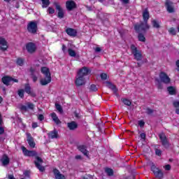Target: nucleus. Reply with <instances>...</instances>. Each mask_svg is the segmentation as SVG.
<instances>
[{
	"label": "nucleus",
	"mask_w": 179,
	"mask_h": 179,
	"mask_svg": "<svg viewBox=\"0 0 179 179\" xmlns=\"http://www.w3.org/2000/svg\"><path fill=\"white\" fill-rule=\"evenodd\" d=\"M130 49L131 50V53L133 54L135 59H136V61H141L142 52L140 50H138L137 48L135 47V45H131L130 46Z\"/></svg>",
	"instance_id": "f257e3e1"
},
{
	"label": "nucleus",
	"mask_w": 179,
	"mask_h": 179,
	"mask_svg": "<svg viewBox=\"0 0 179 179\" xmlns=\"http://www.w3.org/2000/svg\"><path fill=\"white\" fill-rule=\"evenodd\" d=\"M1 80L4 85H6V86H9V85H13L14 83H17L19 82L17 79L12 78L9 76L3 77Z\"/></svg>",
	"instance_id": "f03ea898"
},
{
	"label": "nucleus",
	"mask_w": 179,
	"mask_h": 179,
	"mask_svg": "<svg viewBox=\"0 0 179 179\" xmlns=\"http://www.w3.org/2000/svg\"><path fill=\"white\" fill-rule=\"evenodd\" d=\"M150 27L148 24V22H145L141 25H135L134 29L137 33H141V31H146V30H149Z\"/></svg>",
	"instance_id": "7ed1b4c3"
},
{
	"label": "nucleus",
	"mask_w": 179,
	"mask_h": 179,
	"mask_svg": "<svg viewBox=\"0 0 179 179\" xmlns=\"http://www.w3.org/2000/svg\"><path fill=\"white\" fill-rule=\"evenodd\" d=\"M159 79L162 83H164L165 85H169L171 82V79H170V77L167 75V73L162 71L159 73Z\"/></svg>",
	"instance_id": "20e7f679"
},
{
	"label": "nucleus",
	"mask_w": 179,
	"mask_h": 179,
	"mask_svg": "<svg viewBox=\"0 0 179 179\" xmlns=\"http://www.w3.org/2000/svg\"><path fill=\"white\" fill-rule=\"evenodd\" d=\"M27 30L29 33H31L32 34H36V33H37V22H29L27 26Z\"/></svg>",
	"instance_id": "39448f33"
},
{
	"label": "nucleus",
	"mask_w": 179,
	"mask_h": 179,
	"mask_svg": "<svg viewBox=\"0 0 179 179\" xmlns=\"http://www.w3.org/2000/svg\"><path fill=\"white\" fill-rule=\"evenodd\" d=\"M91 72L92 71L90 70V69L84 66L78 70L77 75L85 78V76H87V75H90Z\"/></svg>",
	"instance_id": "423d86ee"
},
{
	"label": "nucleus",
	"mask_w": 179,
	"mask_h": 179,
	"mask_svg": "<svg viewBox=\"0 0 179 179\" xmlns=\"http://www.w3.org/2000/svg\"><path fill=\"white\" fill-rule=\"evenodd\" d=\"M151 170L152 171V172L154 173L157 178H159V179L163 178V172H162V171H160L159 168L156 167V166L152 165L151 166Z\"/></svg>",
	"instance_id": "0eeeda50"
},
{
	"label": "nucleus",
	"mask_w": 179,
	"mask_h": 179,
	"mask_svg": "<svg viewBox=\"0 0 179 179\" xmlns=\"http://www.w3.org/2000/svg\"><path fill=\"white\" fill-rule=\"evenodd\" d=\"M75 83L77 86H83V85L86 83V78L77 74Z\"/></svg>",
	"instance_id": "6e6552de"
},
{
	"label": "nucleus",
	"mask_w": 179,
	"mask_h": 179,
	"mask_svg": "<svg viewBox=\"0 0 179 179\" xmlns=\"http://www.w3.org/2000/svg\"><path fill=\"white\" fill-rule=\"evenodd\" d=\"M54 5L56 8V10H57L58 17H59L60 19H62V17H64V15L65 12L62 9V8H61V6H59V4L58 3L55 2Z\"/></svg>",
	"instance_id": "1a4fd4ad"
},
{
	"label": "nucleus",
	"mask_w": 179,
	"mask_h": 179,
	"mask_svg": "<svg viewBox=\"0 0 179 179\" xmlns=\"http://www.w3.org/2000/svg\"><path fill=\"white\" fill-rule=\"evenodd\" d=\"M26 50L30 54H33V52H35V51L37 50V46H36V44L33 43H29L26 45Z\"/></svg>",
	"instance_id": "9d476101"
},
{
	"label": "nucleus",
	"mask_w": 179,
	"mask_h": 179,
	"mask_svg": "<svg viewBox=\"0 0 179 179\" xmlns=\"http://www.w3.org/2000/svg\"><path fill=\"white\" fill-rule=\"evenodd\" d=\"M51 76H45V78H43L40 80V84L41 86H47L49 83H51Z\"/></svg>",
	"instance_id": "9b49d317"
},
{
	"label": "nucleus",
	"mask_w": 179,
	"mask_h": 179,
	"mask_svg": "<svg viewBox=\"0 0 179 179\" xmlns=\"http://www.w3.org/2000/svg\"><path fill=\"white\" fill-rule=\"evenodd\" d=\"M42 164H43V159H41V158L38 157H36V160L35 161V165L40 171H44V170H45L44 166H41Z\"/></svg>",
	"instance_id": "f8f14e48"
},
{
	"label": "nucleus",
	"mask_w": 179,
	"mask_h": 179,
	"mask_svg": "<svg viewBox=\"0 0 179 179\" xmlns=\"http://www.w3.org/2000/svg\"><path fill=\"white\" fill-rule=\"evenodd\" d=\"M8 42L4 38H0V50L2 51H6L8 50Z\"/></svg>",
	"instance_id": "ddd939ff"
},
{
	"label": "nucleus",
	"mask_w": 179,
	"mask_h": 179,
	"mask_svg": "<svg viewBox=\"0 0 179 179\" xmlns=\"http://www.w3.org/2000/svg\"><path fill=\"white\" fill-rule=\"evenodd\" d=\"M22 153L24 155V156H28L29 157H31L33 156H36L37 155V152L36 151H30L27 150L26 148L22 147Z\"/></svg>",
	"instance_id": "4468645a"
},
{
	"label": "nucleus",
	"mask_w": 179,
	"mask_h": 179,
	"mask_svg": "<svg viewBox=\"0 0 179 179\" xmlns=\"http://www.w3.org/2000/svg\"><path fill=\"white\" fill-rule=\"evenodd\" d=\"M166 8L169 13H173L174 12V6H173V3L170 0H166L165 2Z\"/></svg>",
	"instance_id": "2eb2a0df"
},
{
	"label": "nucleus",
	"mask_w": 179,
	"mask_h": 179,
	"mask_svg": "<svg viewBox=\"0 0 179 179\" xmlns=\"http://www.w3.org/2000/svg\"><path fill=\"white\" fill-rule=\"evenodd\" d=\"M66 8L68 10H72L76 8V3L73 1H67L66 3Z\"/></svg>",
	"instance_id": "dca6fc26"
},
{
	"label": "nucleus",
	"mask_w": 179,
	"mask_h": 179,
	"mask_svg": "<svg viewBox=\"0 0 179 179\" xmlns=\"http://www.w3.org/2000/svg\"><path fill=\"white\" fill-rule=\"evenodd\" d=\"M27 141L30 146V148H35L36 143H34V140L33 139V137L30 135V134H27Z\"/></svg>",
	"instance_id": "f3484780"
},
{
	"label": "nucleus",
	"mask_w": 179,
	"mask_h": 179,
	"mask_svg": "<svg viewBox=\"0 0 179 179\" xmlns=\"http://www.w3.org/2000/svg\"><path fill=\"white\" fill-rule=\"evenodd\" d=\"M41 73H43V76H51L50 69H48L47 66L41 67Z\"/></svg>",
	"instance_id": "a211bd4d"
},
{
	"label": "nucleus",
	"mask_w": 179,
	"mask_h": 179,
	"mask_svg": "<svg viewBox=\"0 0 179 179\" xmlns=\"http://www.w3.org/2000/svg\"><path fill=\"white\" fill-rule=\"evenodd\" d=\"M78 149L80 152H81L82 154L84 155V156H86V157H89V151H87V150H86V146L78 145Z\"/></svg>",
	"instance_id": "6ab92c4d"
},
{
	"label": "nucleus",
	"mask_w": 179,
	"mask_h": 179,
	"mask_svg": "<svg viewBox=\"0 0 179 179\" xmlns=\"http://www.w3.org/2000/svg\"><path fill=\"white\" fill-rule=\"evenodd\" d=\"M66 33L71 37H75L78 34V31L72 28H67L66 29Z\"/></svg>",
	"instance_id": "aec40b11"
},
{
	"label": "nucleus",
	"mask_w": 179,
	"mask_h": 179,
	"mask_svg": "<svg viewBox=\"0 0 179 179\" xmlns=\"http://www.w3.org/2000/svg\"><path fill=\"white\" fill-rule=\"evenodd\" d=\"M159 138L161 139V141L164 146H168L169 142L167 141V138H166V134H164V133H161L159 134Z\"/></svg>",
	"instance_id": "412c9836"
},
{
	"label": "nucleus",
	"mask_w": 179,
	"mask_h": 179,
	"mask_svg": "<svg viewBox=\"0 0 179 179\" xmlns=\"http://www.w3.org/2000/svg\"><path fill=\"white\" fill-rule=\"evenodd\" d=\"M34 108V104L31 103H27L26 106H21L22 111H27V110H33Z\"/></svg>",
	"instance_id": "4be33fe9"
},
{
	"label": "nucleus",
	"mask_w": 179,
	"mask_h": 179,
	"mask_svg": "<svg viewBox=\"0 0 179 179\" xmlns=\"http://www.w3.org/2000/svg\"><path fill=\"white\" fill-rule=\"evenodd\" d=\"M54 176L55 179H65V176L59 172L57 169L53 170Z\"/></svg>",
	"instance_id": "5701e85b"
},
{
	"label": "nucleus",
	"mask_w": 179,
	"mask_h": 179,
	"mask_svg": "<svg viewBox=\"0 0 179 179\" xmlns=\"http://www.w3.org/2000/svg\"><path fill=\"white\" fill-rule=\"evenodd\" d=\"M67 127L71 131H73L78 128V123L76 122H71L67 124Z\"/></svg>",
	"instance_id": "b1692460"
},
{
	"label": "nucleus",
	"mask_w": 179,
	"mask_h": 179,
	"mask_svg": "<svg viewBox=\"0 0 179 179\" xmlns=\"http://www.w3.org/2000/svg\"><path fill=\"white\" fill-rule=\"evenodd\" d=\"M1 162L3 166H8V164H9V157L4 155L1 158Z\"/></svg>",
	"instance_id": "393cba45"
},
{
	"label": "nucleus",
	"mask_w": 179,
	"mask_h": 179,
	"mask_svg": "<svg viewBox=\"0 0 179 179\" xmlns=\"http://www.w3.org/2000/svg\"><path fill=\"white\" fill-rule=\"evenodd\" d=\"M24 90L27 94H30V96H33V91H31V87H30V85L27 84L25 85Z\"/></svg>",
	"instance_id": "a878e982"
},
{
	"label": "nucleus",
	"mask_w": 179,
	"mask_h": 179,
	"mask_svg": "<svg viewBox=\"0 0 179 179\" xmlns=\"http://www.w3.org/2000/svg\"><path fill=\"white\" fill-rule=\"evenodd\" d=\"M51 117L54 122H55V124H57V125L58 124H61V121L58 118V116H57V114L53 113L51 114Z\"/></svg>",
	"instance_id": "bb28decb"
},
{
	"label": "nucleus",
	"mask_w": 179,
	"mask_h": 179,
	"mask_svg": "<svg viewBox=\"0 0 179 179\" xmlns=\"http://www.w3.org/2000/svg\"><path fill=\"white\" fill-rule=\"evenodd\" d=\"M167 90H168L169 94H171V96H173L177 93V90H176V87H169L167 88Z\"/></svg>",
	"instance_id": "cd10ccee"
},
{
	"label": "nucleus",
	"mask_w": 179,
	"mask_h": 179,
	"mask_svg": "<svg viewBox=\"0 0 179 179\" xmlns=\"http://www.w3.org/2000/svg\"><path fill=\"white\" fill-rule=\"evenodd\" d=\"M106 85L109 89H111L114 92V93H117V88L115 87V85H114L111 83H108V82L106 83Z\"/></svg>",
	"instance_id": "c85d7f7f"
},
{
	"label": "nucleus",
	"mask_w": 179,
	"mask_h": 179,
	"mask_svg": "<svg viewBox=\"0 0 179 179\" xmlns=\"http://www.w3.org/2000/svg\"><path fill=\"white\" fill-rule=\"evenodd\" d=\"M143 17L144 22H148V20H149V11H148V10H145L143 12Z\"/></svg>",
	"instance_id": "c756f323"
},
{
	"label": "nucleus",
	"mask_w": 179,
	"mask_h": 179,
	"mask_svg": "<svg viewBox=\"0 0 179 179\" xmlns=\"http://www.w3.org/2000/svg\"><path fill=\"white\" fill-rule=\"evenodd\" d=\"M152 24L155 29H160V22L159 21L153 20L152 21Z\"/></svg>",
	"instance_id": "7c9ffc66"
},
{
	"label": "nucleus",
	"mask_w": 179,
	"mask_h": 179,
	"mask_svg": "<svg viewBox=\"0 0 179 179\" xmlns=\"http://www.w3.org/2000/svg\"><path fill=\"white\" fill-rule=\"evenodd\" d=\"M49 138L52 139H55V138H58V132L57 131H53L49 134Z\"/></svg>",
	"instance_id": "2f4dec72"
},
{
	"label": "nucleus",
	"mask_w": 179,
	"mask_h": 179,
	"mask_svg": "<svg viewBox=\"0 0 179 179\" xmlns=\"http://www.w3.org/2000/svg\"><path fill=\"white\" fill-rule=\"evenodd\" d=\"M138 38L139 41H141L142 43H145L146 41V38H145V36L142 34H139L138 36Z\"/></svg>",
	"instance_id": "473e14b6"
},
{
	"label": "nucleus",
	"mask_w": 179,
	"mask_h": 179,
	"mask_svg": "<svg viewBox=\"0 0 179 179\" xmlns=\"http://www.w3.org/2000/svg\"><path fill=\"white\" fill-rule=\"evenodd\" d=\"M43 3V8H47L50 5V0H41Z\"/></svg>",
	"instance_id": "72a5a7b5"
},
{
	"label": "nucleus",
	"mask_w": 179,
	"mask_h": 179,
	"mask_svg": "<svg viewBox=\"0 0 179 179\" xmlns=\"http://www.w3.org/2000/svg\"><path fill=\"white\" fill-rule=\"evenodd\" d=\"M16 62H17V64L19 65L20 66H23V64H24V60L22 58H18Z\"/></svg>",
	"instance_id": "f704fd0d"
},
{
	"label": "nucleus",
	"mask_w": 179,
	"mask_h": 179,
	"mask_svg": "<svg viewBox=\"0 0 179 179\" xmlns=\"http://www.w3.org/2000/svg\"><path fill=\"white\" fill-rule=\"evenodd\" d=\"M2 118L1 117V115H0V135H1V134H3V132H5V129H3V127H2Z\"/></svg>",
	"instance_id": "c9c22d12"
},
{
	"label": "nucleus",
	"mask_w": 179,
	"mask_h": 179,
	"mask_svg": "<svg viewBox=\"0 0 179 179\" xmlns=\"http://www.w3.org/2000/svg\"><path fill=\"white\" fill-rule=\"evenodd\" d=\"M122 101L125 104V106H131V104H132V102H131L129 99H122Z\"/></svg>",
	"instance_id": "e433bc0d"
},
{
	"label": "nucleus",
	"mask_w": 179,
	"mask_h": 179,
	"mask_svg": "<svg viewBox=\"0 0 179 179\" xmlns=\"http://www.w3.org/2000/svg\"><path fill=\"white\" fill-rule=\"evenodd\" d=\"M169 33H170L172 36H176V34H177V31L176 29L171 27L169 29Z\"/></svg>",
	"instance_id": "4c0bfd02"
},
{
	"label": "nucleus",
	"mask_w": 179,
	"mask_h": 179,
	"mask_svg": "<svg viewBox=\"0 0 179 179\" xmlns=\"http://www.w3.org/2000/svg\"><path fill=\"white\" fill-rule=\"evenodd\" d=\"M69 55L70 57H76V52L72 49H69Z\"/></svg>",
	"instance_id": "58836bf2"
},
{
	"label": "nucleus",
	"mask_w": 179,
	"mask_h": 179,
	"mask_svg": "<svg viewBox=\"0 0 179 179\" xmlns=\"http://www.w3.org/2000/svg\"><path fill=\"white\" fill-rule=\"evenodd\" d=\"M48 13H49V15H52L55 13V10L52 7H49L48 8Z\"/></svg>",
	"instance_id": "ea45409f"
},
{
	"label": "nucleus",
	"mask_w": 179,
	"mask_h": 179,
	"mask_svg": "<svg viewBox=\"0 0 179 179\" xmlns=\"http://www.w3.org/2000/svg\"><path fill=\"white\" fill-rule=\"evenodd\" d=\"M105 171L106 173H108V176H113V169H110V168H106L105 169Z\"/></svg>",
	"instance_id": "a19ab883"
},
{
	"label": "nucleus",
	"mask_w": 179,
	"mask_h": 179,
	"mask_svg": "<svg viewBox=\"0 0 179 179\" xmlns=\"http://www.w3.org/2000/svg\"><path fill=\"white\" fill-rule=\"evenodd\" d=\"M55 107H56V109L57 110V111H59V113H62V111H63L62 106H61V105L56 103Z\"/></svg>",
	"instance_id": "79ce46f5"
},
{
	"label": "nucleus",
	"mask_w": 179,
	"mask_h": 179,
	"mask_svg": "<svg viewBox=\"0 0 179 179\" xmlns=\"http://www.w3.org/2000/svg\"><path fill=\"white\" fill-rule=\"evenodd\" d=\"M90 90H91V92H97V87L95 85H92L90 87Z\"/></svg>",
	"instance_id": "37998d69"
},
{
	"label": "nucleus",
	"mask_w": 179,
	"mask_h": 179,
	"mask_svg": "<svg viewBox=\"0 0 179 179\" xmlns=\"http://www.w3.org/2000/svg\"><path fill=\"white\" fill-rule=\"evenodd\" d=\"M18 95L20 96V97L23 98L24 96V90H18Z\"/></svg>",
	"instance_id": "c03bdc74"
},
{
	"label": "nucleus",
	"mask_w": 179,
	"mask_h": 179,
	"mask_svg": "<svg viewBox=\"0 0 179 179\" xmlns=\"http://www.w3.org/2000/svg\"><path fill=\"white\" fill-rule=\"evenodd\" d=\"M101 79H102V80H106V79H107V74L103 73L101 74Z\"/></svg>",
	"instance_id": "a18cd8bd"
},
{
	"label": "nucleus",
	"mask_w": 179,
	"mask_h": 179,
	"mask_svg": "<svg viewBox=\"0 0 179 179\" xmlns=\"http://www.w3.org/2000/svg\"><path fill=\"white\" fill-rule=\"evenodd\" d=\"M173 106H174V107H176V108H178V107H179V101H175L173 102Z\"/></svg>",
	"instance_id": "49530a36"
},
{
	"label": "nucleus",
	"mask_w": 179,
	"mask_h": 179,
	"mask_svg": "<svg viewBox=\"0 0 179 179\" xmlns=\"http://www.w3.org/2000/svg\"><path fill=\"white\" fill-rule=\"evenodd\" d=\"M29 72H31V73H34V72H36V67L32 66L29 69Z\"/></svg>",
	"instance_id": "de8ad7c7"
},
{
	"label": "nucleus",
	"mask_w": 179,
	"mask_h": 179,
	"mask_svg": "<svg viewBox=\"0 0 179 179\" xmlns=\"http://www.w3.org/2000/svg\"><path fill=\"white\" fill-rule=\"evenodd\" d=\"M24 176L25 177H29V176H30V171H25L24 172Z\"/></svg>",
	"instance_id": "09e8293b"
},
{
	"label": "nucleus",
	"mask_w": 179,
	"mask_h": 179,
	"mask_svg": "<svg viewBox=\"0 0 179 179\" xmlns=\"http://www.w3.org/2000/svg\"><path fill=\"white\" fill-rule=\"evenodd\" d=\"M94 51H95V52H101V48L96 47L94 48Z\"/></svg>",
	"instance_id": "8fccbe9b"
},
{
	"label": "nucleus",
	"mask_w": 179,
	"mask_h": 179,
	"mask_svg": "<svg viewBox=\"0 0 179 179\" xmlns=\"http://www.w3.org/2000/svg\"><path fill=\"white\" fill-rule=\"evenodd\" d=\"M138 125L140 127H143V125H145V122H143V120L138 121Z\"/></svg>",
	"instance_id": "3c124183"
},
{
	"label": "nucleus",
	"mask_w": 179,
	"mask_h": 179,
	"mask_svg": "<svg viewBox=\"0 0 179 179\" xmlns=\"http://www.w3.org/2000/svg\"><path fill=\"white\" fill-rule=\"evenodd\" d=\"M38 120H39V121H43V120H44V115H39L38 116Z\"/></svg>",
	"instance_id": "603ef678"
},
{
	"label": "nucleus",
	"mask_w": 179,
	"mask_h": 179,
	"mask_svg": "<svg viewBox=\"0 0 179 179\" xmlns=\"http://www.w3.org/2000/svg\"><path fill=\"white\" fill-rule=\"evenodd\" d=\"M155 153L157 156H160L162 155V151L160 150H156Z\"/></svg>",
	"instance_id": "864d4df0"
},
{
	"label": "nucleus",
	"mask_w": 179,
	"mask_h": 179,
	"mask_svg": "<svg viewBox=\"0 0 179 179\" xmlns=\"http://www.w3.org/2000/svg\"><path fill=\"white\" fill-rule=\"evenodd\" d=\"M31 78H32L33 82H34V83L37 82V79H38L37 76H32Z\"/></svg>",
	"instance_id": "5fc2aeb1"
},
{
	"label": "nucleus",
	"mask_w": 179,
	"mask_h": 179,
	"mask_svg": "<svg viewBox=\"0 0 179 179\" xmlns=\"http://www.w3.org/2000/svg\"><path fill=\"white\" fill-rule=\"evenodd\" d=\"M165 170H170L171 169V166L169 164H167L164 166Z\"/></svg>",
	"instance_id": "6e6d98bb"
},
{
	"label": "nucleus",
	"mask_w": 179,
	"mask_h": 179,
	"mask_svg": "<svg viewBox=\"0 0 179 179\" xmlns=\"http://www.w3.org/2000/svg\"><path fill=\"white\" fill-rule=\"evenodd\" d=\"M38 125L37 124V122H33L32 123V128H37Z\"/></svg>",
	"instance_id": "4d7b16f0"
},
{
	"label": "nucleus",
	"mask_w": 179,
	"mask_h": 179,
	"mask_svg": "<svg viewBox=\"0 0 179 179\" xmlns=\"http://www.w3.org/2000/svg\"><path fill=\"white\" fill-rule=\"evenodd\" d=\"M141 139H145V138H146V134H145V133H141Z\"/></svg>",
	"instance_id": "13d9d810"
},
{
	"label": "nucleus",
	"mask_w": 179,
	"mask_h": 179,
	"mask_svg": "<svg viewBox=\"0 0 179 179\" xmlns=\"http://www.w3.org/2000/svg\"><path fill=\"white\" fill-rule=\"evenodd\" d=\"M75 158L76 159V160H82V156L80 155H76Z\"/></svg>",
	"instance_id": "bf43d9fd"
},
{
	"label": "nucleus",
	"mask_w": 179,
	"mask_h": 179,
	"mask_svg": "<svg viewBox=\"0 0 179 179\" xmlns=\"http://www.w3.org/2000/svg\"><path fill=\"white\" fill-rule=\"evenodd\" d=\"M8 179H16V178H15V176H13V175H8Z\"/></svg>",
	"instance_id": "052dcab7"
},
{
	"label": "nucleus",
	"mask_w": 179,
	"mask_h": 179,
	"mask_svg": "<svg viewBox=\"0 0 179 179\" xmlns=\"http://www.w3.org/2000/svg\"><path fill=\"white\" fill-rule=\"evenodd\" d=\"M177 71H179V59L176 62Z\"/></svg>",
	"instance_id": "680f3d73"
},
{
	"label": "nucleus",
	"mask_w": 179,
	"mask_h": 179,
	"mask_svg": "<svg viewBox=\"0 0 179 179\" xmlns=\"http://www.w3.org/2000/svg\"><path fill=\"white\" fill-rule=\"evenodd\" d=\"M123 3H128L129 0H120Z\"/></svg>",
	"instance_id": "e2e57ef3"
},
{
	"label": "nucleus",
	"mask_w": 179,
	"mask_h": 179,
	"mask_svg": "<svg viewBox=\"0 0 179 179\" xmlns=\"http://www.w3.org/2000/svg\"><path fill=\"white\" fill-rule=\"evenodd\" d=\"M66 48V47L65 46V45H62V50L64 51V52H65V49Z\"/></svg>",
	"instance_id": "0e129e2a"
},
{
	"label": "nucleus",
	"mask_w": 179,
	"mask_h": 179,
	"mask_svg": "<svg viewBox=\"0 0 179 179\" xmlns=\"http://www.w3.org/2000/svg\"><path fill=\"white\" fill-rule=\"evenodd\" d=\"M176 113L179 115V108H176Z\"/></svg>",
	"instance_id": "69168bd1"
},
{
	"label": "nucleus",
	"mask_w": 179,
	"mask_h": 179,
	"mask_svg": "<svg viewBox=\"0 0 179 179\" xmlns=\"http://www.w3.org/2000/svg\"><path fill=\"white\" fill-rule=\"evenodd\" d=\"M148 113L150 114V113H152V110L150 109H148Z\"/></svg>",
	"instance_id": "338daca9"
},
{
	"label": "nucleus",
	"mask_w": 179,
	"mask_h": 179,
	"mask_svg": "<svg viewBox=\"0 0 179 179\" xmlns=\"http://www.w3.org/2000/svg\"><path fill=\"white\" fill-rule=\"evenodd\" d=\"M178 31L179 32V25L177 27Z\"/></svg>",
	"instance_id": "774afa93"
}]
</instances>
